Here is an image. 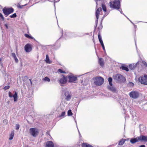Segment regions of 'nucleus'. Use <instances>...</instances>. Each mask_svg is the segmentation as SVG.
Instances as JSON below:
<instances>
[{
	"label": "nucleus",
	"instance_id": "a878e982",
	"mask_svg": "<svg viewBox=\"0 0 147 147\" xmlns=\"http://www.w3.org/2000/svg\"><path fill=\"white\" fill-rule=\"evenodd\" d=\"M26 5H27V4H26L25 5H20V4L19 3H18V4L17 6L18 8L21 9L23 7L25 6Z\"/></svg>",
	"mask_w": 147,
	"mask_h": 147
},
{
	"label": "nucleus",
	"instance_id": "864d4df0",
	"mask_svg": "<svg viewBox=\"0 0 147 147\" xmlns=\"http://www.w3.org/2000/svg\"><path fill=\"white\" fill-rule=\"evenodd\" d=\"M78 132H79V135H80V132H79V130L78 129Z\"/></svg>",
	"mask_w": 147,
	"mask_h": 147
},
{
	"label": "nucleus",
	"instance_id": "8fccbe9b",
	"mask_svg": "<svg viewBox=\"0 0 147 147\" xmlns=\"http://www.w3.org/2000/svg\"><path fill=\"white\" fill-rule=\"evenodd\" d=\"M1 60H2V58H1L0 59V64H1Z\"/></svg>",
	"mask_w": 147,
	"mask_h": 147
},
{
	"label": "nucleus",
	"instance_id": "a18cd8bd",
	"mask_svg": "<svg viewBox=\"0 0 147 147\" xmlns=\"http://www.w3.org/2000/svg\"><path fill=\"white\" fill-rule=\"evenodd\" d=\"M29 80L30 81L31 85H32V82L31 81V79H29Z\"/></svg>",
	"mask_w": 147,
	"mask_h": 147
},
{
	"label": "nucleus",
	"instance_id": "f03ea898",
	"mask_svg": "<svg viewBox=\"0 0 147 147\" xmlns=\"http://www.w3.org/2000/svg\"><path fill=\"white\" fill-rule=\"evenodd\" d=\"M94 83L97 86H100L103 83L104 79L100 77H96L94 79Z\"/></svg>",
	"mask_w": 147,
	"mask_h": 147
},
{
	"label": "nucleus",
	"instance_id": "49530a36",
	"mask_svg": "<svg viewBox=\"0 0 147 147\" xmlns=\"http://www.w3.org/2000/svg\"><path fill=\"white\" fill-rule=\"evenodd\" d=\"M5 121L6 122H7V123H8V121L7 120H3V122H5Z\"/></svg>",
	"mask_w": 147,
	"mask_h": 147
},
{
	"label": "nucleus",
	"instance_id": "7c9ffc66",
	"mask_svg": "<svg viewBox=\"0 0 147 147\" xmlns=\"http://www.w3.org/2000/svg\"><path fill=\"white\" fill-rule=\"evenodd\" d=\"M44 80L48 82H49L50 81V79L47 77H45L44 79Z\"/></svg>",
	"mask_w": 147,
	"mask_h": 147
},
{
	"label": "nucleus",
	"instance_id": "aec40b11",
	"mask_svg": "<svg viewBox=\"0 0 147 147\" xmlns=\"http://www.w3.org/2000/svg\"><path fill=\"white\" fill-rule=\"evenodd\" d=\"M59 82L61 84H64V76H63V77L59 80Z\"/></svg>",
	"mask_w": 147,
	"mask_h": 147
},
{
	"label": "nucleus",
	"instance_id": "423d86ee",
	"mask_svg": "<svg viewBox=\"0 0 147 147\" xmlns=\"http://www.w3.org/2000/svg\"><path fill=\"white\" fill-rule=\"evenodd\" d=\"M67 78H68L69 79V82L76 83V81L77 80L76 77L72 75H69L67 77V76L66 77L65 76V82L67 80Z\"/></svg>",
	"mask_w": 147,
	"mask_h": 147
},
{
	"label": "nucleus",
	"instance_id": "4be33fe9",
	"mask_svg": "<svg viewBox=\"0 0 147 147\" xmlns=\"http://www.w3.org/2000/svg\"><path fill=\"white\" fill-rule=\"evenodd\" d=\"M24 36L26 37L29 39H33V38L32 36L27 34H25Z\"/></svg>",
	"mask_w": 147,
	"mask_h": 147
},
{
	"label": "nucleus",
	"instance_id": "f257e3e1",
	"mask_svg": "<svg viewBox=\"0 0 147 147\" xmlns=\"http://www.w3.org/2000/svg\"><path fill=\"white\" fill-rule=\"evenodd\" d=\"M110 7L111 8L119 11L121 13L123 14V12L121 8H120V5L119 0H115L113 1H111L109 2Z\"/></svg>",
	"mask_w": 147,
	"mask_h": 147
},
{
	"label": "nucleus",
	"instance_id": "f8f14e48",
	"mask_svg": "<svg viewBox=\"0 0 147 147\" xmlns=\"http://www.w3.org/2000/svg\"><path fill=\"white\" fill-rule=\"evenodd\" d=\"M139 141H143L145 142H147V136L141 135L138 137Z\"/></svg>",
	"mask_w": 147,
	"mask_h": 147
},
{
	"label": "nucleus",
	"instance_id": "a19ab883",
	"mask_svg": "<svg viewBox=\"0 0 147 147\" xmlns=\"http://www.w3.org/2000/svg\"><path fill=\"white\" fill-rule=\"evenodd\" d=\"M14 59H15V62L16 63H17L18 62V60L17 58L16 57H15V58H14Z\"/></svg>",
	"mask_w": 147,
	"mask_h": 147
},
{
	"label": "nucleus",
	"instance_id": "b1692460",
	"mask_svg": "<svg viewBox=\"0 0 147 147\" xmlns=\"http://www.w3.org/2000/svg\"><path fill=\"white\" fill-rule=\"evenodd\" d=\"M112 79L110 77L109 78L108 81L109 82V85L111 86H112Z\"/></svg>",
	"mask_w": 147,
	"mask_h": 147
},
{
	"label": "nucleus",
	"instance_id": "393cba45",
	"mask_svg": "<svg viewBox=\"0 0 147 147\" xmlns=\"http://www.w3.org/2000/svg\"><path fill=\"white\" fill-rule=\"evenodd\" d=\"M45 61L47 63H50L49 62V59L48 55H46V59Z\"/></svg>",
	"mask_w": 147,
	"mask_h": 147
},
{
	"label": "nucleus",
	"instance_id": "2f4dec72",
	"mask_svg": "<svg viewBox=\"0 0 147 147\" xmlns=\"http://www.w3.org/2000/svg\"><path fill=\"white\" fill-rule=\"evenodd\" d=\"M129 68L131 69H133L135 67V66H133L132 65L130 64L129 65Z\"/></svg>",
	"mask_w": 147,
	"mask_h": 147
},
{
	"label": "nucleus",
	"instance_id": "7ed1b4c3",
	"mask_svg": "<svg viewBox=\"0 0 147 147\" xmlns=\"http://www.w3.org/2000/svg\"><path fill=\"white\" fill-rule=\"evenodd\" d=\"M2 10L5 16L6 17H7L9 14L13 13L14 11L12 7L5 8L3 9Z\"/></svg>",
	"mask_w": 147,
	"mask_h": 147
},
{
	"label": "nucleus",
	"instance_id": "cd10ccee",
	"mask_svg": "<svg viewBox=\"0 0 147 147\" xmlns=\"http://www.w3.org/2000/svg\"><path fill=\"white\" fill-rule=\"evenodd\" d=\"M121 68L122 69L125 70L126 71H129V69L127 67L125 66H122L121 67Z\"/></svg>",
	"mask_w": 147,
	"mask_h": 147
},
{
	"label": "nucleus",
	"instance_id": "1a4fd4ad",
	"mask_svg": "<svg viewBox=\"0 0 147 147\" xmlns=\"http://www.w3.org/2000/svg\"><path fill=\"white\" fill-rule=\"evenodd\" d=\"M24 49L26 52H29L32 50V46L30 44H26L24 47Z\"/></svg>",
	"mask_w": 147,
	"mask_h": 147
},
{
	"label": "nucleus",
	"instance_id": "ddd939ff",
	"mask_svg": "<svg viewBox=\"0 0 147 147\" xmlns=\"http://www.w3.org/2000/svg\"><path fill=\"white\" fill-rule=\"evenodd\" d=\"M46 147H54V143L51 141H48L46 143Z\"/></svg>",
	"mask_w": 147,
	"mask_h": 147
},
{
	"label": "nucleus",
	"instance_id": "58836bf2",
	"mask_svg": "<svg viewBox=\"0 0 147 147\" xmlns=\"http://www.w3.org/2000/svg\"><path fill=\"white\" fill-rule=\"evenodd\" d=\"M58 71L60 73H64V71H63L62 69H59L58 70Z\"/></svg>",
	"mask_w": 147,
	"mask_h": 147
},
{
	"label": "nucleus",
	"instance_id": "4468645a",
	"mask_svg": "<svg viewBox=\"0 0 147 147\" xmlns=\"http://www.w3.org/2000/svg\"><path fill=\"white\" fill-rule=\"evenodd\" d=\"M102 10V9L100 7L98 8L96 12V16L97 19V21H98V19L99 15L100 14V12Z\"/></svg>",
	"mask_w": 147,
	"mask_h": 147
},
{
	"label": "nucleus",
	"instance_id": "20e7f679",
	"mask_svg": "<svg viewBox=\"0 0 147 147\" xmlns=\"http://www.w3.org/2000/svg\"><path fill=\"white\" fill-rule=\"evenodd\" d=\"M30 134L34 137H36L39 133V130L35 128H31L29 129Z\"/></svg>",
	"mask_w": 147,
	"mask_h": 147
},
{
	"label": "nucleus",
	"instance_id": "f704fd0d",
	"mask_svg": "<svg viewBox=\"0 0 147 147\" xmlns=\"http://www.w3.org/2000/svg\"><path fill=\"white\" fill-rule=\"evenodd\" d=\"M98 38L99 41H100V40H102L101 36L99 34H98Z\"/></svg>",
	"mask_w": 147,
	"mask_h": 147
},
{
	"label": "nucleus",
	"instance_id": "f3484780",
	"mask_svg": "<svg viewBox=\"0 0 147 147\" xmlns=\"http://www.w3.org/2000/svg\"><path fill=\"white\" fill-rule=\"evenodd\" d=\"M14 135V130H13L11 131V133L10 135V137L9 138V140H12Z\"/></svg>",
	"mask_w": 147,
	"mask_h": 147
},
{
	"label": "nucleus",
	"instance_id": "4d7b16f0",
	"mask_svg": "<svg viewBox=\"0 0 147 147\" xmlns=\"http://www.w3.org/2000/svg\"><path fill=\"white\" fill-rule=\"evenodd\" d=\"M135 43H136V42H135ZM136 45V43H135Z\"/></svg>",
	"mask_w": 147,
	"mask_h": 147
},
{
	"label": "nucleus",
	"instance_id": "bb28decb",
	"mask_svg": "<svg viewBox=\"0 0 147 147\" xmlns=\"http://www.w3.org/2000/svg\"><path fill=\"white\" fill-rule=\"evenodd\" d=\"M72 115V113L71 112V110H69L67 112V115L69 116H71Z\"/></svg>",
	"mask_w": 147,
	"mask_h": 147
},
{
	"label": "nucleus",
	"instance_id": "5701e85b",
	"mask_svg": "<svg viewBox=\"0 0 147 147\" xmlns=\"http://www.w3.org/2000/svg\"><path fill=\"white\" fill-rule=\"evenodd\" d=\"M102 9L105 12H106V8L105 6V5L103 3H102Z\"/></svg>",
	"mask_w": 147,
	"mask_h": 147
},
{
	"label": "nucleus",
	"instance_id": "dca6fc26",
	"mask_svg": "<svg viewBox=\"0 0 147 147\" xmlns=\"http://www.w3.org/2000/svg\"><path fill=\"white\" fill-rule=\"evenodd\" d=\"M98 63L101 66H103L104 65L103 60L102 58H100L99 59Z\"/></svg>",
	"mask_w": 147,
	"mask_h": 147
},
{
	"label": "nucleus",
	"instance_id": "c9c22d12",
	"mask_svg": "<svg viewBox=\"0 0 147 147\" xmlns=\"http://www.w3.org/2000/svg\"><path fill=\"white\" fill-rule=\"evenodd\" d=\"M0 17H1L2 20H4V18L2 14L0 13Z\"/></svg>",
	"mask_w": 147,
	"mask_h": 147
},
{
	"label": "nucleus",
	"instance_id": "09e8293b",
	"mask_svg": "<svg viewBox=\"0 0 147 147\" xmlns=\"http://www.w3.org/2000/svg\"><path fill=\"white\" fill-rule=\"evenodd\" d=\"M139 147H145V146L144 145H142L139 146Z\"/></svg>",
	"mask_w": 147,
	"mask_h": 147
},
{
	"label": "nucleus",
	"instance_id": "3c124183",
	"mask_svg": "<svg viewBox=\"0 0 147 147\" xmlns=\"http://www.w3.org/2000/svg\"><path fill=\"white\" fill-rule=\"evenodd\" d=\"M100 0H95V1H96V4H97V1H100Z\"/></svg>",
	"mask_w": 147,
	"mask_h": 147
},
{
	"label": "nucleus",
	"instance_id": "c03bdc74",
	"mask_svg": "<svg viewBox=\"0 0 147 147\" xmlns=\"http://www.w3.org/2000/svg\"><path fill=\"white\" fill-rule=\"evenodd\" d=\"M5 26L6 27V28L8 29V26L7 24H5Z\"/></svg>",
	"mask_w": 147,
	"mask_h": 147
},
{
	"label": "nucleus",
	"instance_id": "c756f323",
	"mask_svg": "<svg viewBox=\"0 0 147 147\" xmlns=\"http://www.w3.org/2000/svg\"><path fill=\"white\" fill-rule=\"evenodd\" d=\"M134 85V84L131 82H129L128 84V86L129 87H133Z\"/></svg>",
	"mask_w": 147,
	"mask_h": 147
},
{
	"label": "nucleus",
	"instance_id": "de8ad7c7",
	"mask_svg": "<svg viewBox=\"0 0 147 147\" xmlns=\"http://www.w3.org/2000/svg\"><path fill=\"white\" fill-rule=\"evenodd\" d=\"M102 48L104 51H105V47L104 46H103V47H102Z\"/></svg>",
	"mask_w": 147,
	"mask_h": 147
},
{
	"label": "nucleus",
	"instance_id": "473e14b6",
	"mask_svg": "<svg viewBox=\"0 0 147 147\" xmlns=\"http://www.w3.org/2000/svg\"><path fill=\"white\" fill-rule=\"evenodd\" d=\"M28 79V77L27 76H25L23 78V81L25 82Z\"/></svg>",
	"mask_w": 147,
	"mask_h": 147
},
{
	"label": "nucleus",
	"instance_id": "9d476101",
	"mask_svg": "<svg viewBox=\"0 0 147 147\" xmlns=\"http://www.w3.org/2000/svg\"><path fill=\"white\" fill-rule=\"evenodd\" d=\"M71 98V92L67 91L65 92V99L67 100H69Z\"/></svg>",
	"mask_w": 147,
	"mask_h": 147
},
{
	"label": "nucleus",
	"instance_id": "37998d69",
	"mask_svg": "<svg viewBox=\"0 0 147 147\" xmlns=\"http://www.w3.org/2000/svg\"><path fill=\"white\" fill-rule=\"evenodd\" d=\"M99 42L101 44V45L103 44L102 40L99 41Z\"/></svg>",
	"mask_w": 147,
	"mask_h": 147
},
{
	"label": "nucleus",
	"instance_id": "c85d7f7f",
	"mask_svg": "<svg viewBox=\"0 0 147 147\" xmlns=\"http://www.w3.org/2000/svg\"><path fill=\"white\" fill-rule=\"evenodd\" d=\"M17 16L16 13H14L12 15H10L9 17L11 18H15Z\"/></svg>",
	"mask_w": 147,
	"mask_h": 147
},
{
	"label": "nucleus",
	"instance_id": "a211bd4d",
	"mask_svg": "<svg viewBox=\"0 0 147 147\" xmlns=\"http://www.w3.org/2000/svg\"><path fill=\"white\" fill-rule=\"evenodd\" d=\"M108 88L109 89L113 92L115 91V88L113 87L112 86H108Z\"/></svg>",
	"mask_w": 147,
	"mask_h": 147
},
{
	"label": "nucleus",
	"instance_id": "0eeeda50",
	"mask_svg": "<svg viewBox=\"0 0 147 147\" xmlns=\"http://www.w3.org/2000/svg\"><path fill=\"white\" fill-rule=\"evenodd\" d=\"M139 81L141 84L147 85V75H145L144 76H141L139 78Z\"/></svg>",
	"mask_w": 147,
	"mask_h": 147
},
{
	"label": "nucleus",
	"instance_id": "603ef678",
	"mask_svg": "<svg viewBox=\"0 0 147 147\" xmlns=\"http://www.w3.org/2000/svg\"><path fill=\"white\" fill-rule=\"evenodd\" d=\"M101 45L102 47H103V46H104L103 44H101Z\"/></svg>",
	"mask_w": 147,
	"mask_h": 147
},
{
	"label": "nucleus",
	"instance_id": "e433bc0d",
	"mask_svg": "<svg viewBox=\"0 0 147 147\" xmlns=\"http://www.w3.org/2000/svg\"><path fill=\"white\" fill-rule=\"evenodd\" d=\"M20 125L18 124H16V130H18L19 129Z\"/></svg>",
	"mask_w": 147,
	"mask_h": 147
},
{
	"label": "nucleus",
	"instance_id": "79ce46f5",
	"mask_svg": "<svg viewBox=\"0 0 147 147\" xmlns=\"http://www.w3.org/2000/svg\"><path fill=\"white\" fill-rule=\"evenodd\" d=\"M64 115V112H62L61 114V115L59 116L60 117H61L62 116H63Z\"/></svg>",
	"mask_w": 147,
	"mask_h": 147
},
{
	"label": "nucleus",
	"instance_id": "39448f33",
	"mask_svg": "<svg viewBox=\"0 0 147 147\" xmlns=\"http://www.w3.org/2000/svg\"><path fill=\"white\" fill-rule=\"evenodd\" d=\"M113 77L114 79L117 82L123 81L125 80V78L122 75L119 74H116Z\"/></svg>",
	"mask_w": 147,
	"mask_h": 147
},
{
	"label": "nucleus",
	"instance_id": "6ab92c4d",
	"mask_svg": "<svg viewBox=\"0 0 147 147\" xmlns=\"http://www.w3.org/2000/svg\"><path fill=\"white\" fill-rule=\"evenodd\" d=\"M83 147H93L92 146L87 143H83L82 144Z\"/></svg>",
	"mask_w": 147,
	"mask_h": 147
},
{
	"label": "nucleus",
	"instance_id": "412c9836",
	"mask_svg": "<svg viewBox=\"0 0 147 147\" xmlns=\"http://www.w3.org/2000/svg\"><path fill=\"white\" fill-rule=\"evenodd\" d=\"M125 139H122L119 142V145H122L125 142Z\"/></svg>",
	"mask_w": 147,
	"mask_h": 147
},
{
	"label": "nucleus",
	"instance_id": "4c0bfd02",
	"mask_svg": "<svg viewBox=\"0 0 147 147\" xmlns=\"http://www.w3.org/2000/svg\"><path fill=\"white\" fill-rule=\"evenodd\" d=\"M11 55L13 57L14 59V58L16 57V56L14 53H12L11 54Z\"/></svg>",
	"mask_w": 147,
	"mask_h": 147
},
{
	"label": "nucleus",
	"instance_id": "5fc2aeb1",
	"mask_svg": "<svg viewBox=\"0 0 147 147\" xmlns=\"http://www.w3.org/2000/svg\"><path fill=\"white\" fill-rule=\"evenodd\" d=\"M130 21V22H131L133 24H133V23L131 22V21Z\"/></svg>",
	"mask_w": 147,
	"mask_h": 147
},
{
	"label": "nucleus",
	"instance_id": "6e6552de",
	"mask_svg": "<svg viewBox=\"0 0 147 147\" xmlns=\"http://www.w3.org/2000/svg\"><path fill=\"white\" fill-rule=\"evenodd\" d=\"M129 95L130 97L136 99L139 97V93L137 91H132L129 93Z\"/></svg>",
	"mask_w": 147,
	"mask_h": 147
},
{
	"label": "nucleus",
	"instance_id": "ea45409f",
	"mask_svg": "<svg viewBox=\"0 0 147 147\" xmlns=\"http://www.w3.org/2000/svg\"><path fill=\"white\" fill-rule=\"evenodd\" d=\"M143 64L144 65L146 66L147 67V63L145 61H142Z\"/></svg>",
	"mask_w": 147,
	"mask_h": 147
},
{
	"label": "nucleus",
	"instance_id": "2eb2a0df",
	"mask_svg": "<svg viewBox=\"0 0 147 147\" xmlns=\"http://www.w3.org/2000/svg\"><path fill=\"white\" fill-rule=\"evenodd\" d=\"M139 141L138 137L135 138H131L130 140V142L132 144H134Z\"/></svg>",
	"mask_w": 147,
	"mask_h": 147
},
{
	"label": "nucleus",
	"instance_id": "6e6d98bb",
	"mask_svg": "<svg viewBox=\"0 0 147 147\" xmlns=\"http://www.w3.org/2000/svg\"><path fill=\"white\" fill-rule=\"evenodd\" d=\"M101 28H102V26H101Z\"/></svg>",
	"mask_w": 147,
	"mask_h": 147
},
{
	"label": "nucleus",
	"instance_id": "9b49d317",
	"mask_svg": "<svg viewBox=\"0 0 147 147\" xmlns=\"http://www.w3.org/2000/svg\"><path fill=\"white\" fill-rule=\"evenodd\" d=\"M8 94L10 98L13 97L14 100L15 102H16L17 100L18 95L16 92H15L14 94L13 95H12L11 92H9Z\"/></svg>",
	"mask_w": 147,
	"mask_h": 147
},
{
	"label": "nucleus",
	"instance_id": "72a5a7b5",
	"mask_svg": "<svg viewBox=\"0 0 147 147\" xmlns=\"http://www.w3.org/2000/svg\"><path fill=\"white\" fill-rule=\"evenodd\" d=\"M10 88V86H5L3 88V89L5 90H7L9 89Z\"/></svg>",
	"mask_w": 147,
	"mask_h": 147
}]
</instances>
